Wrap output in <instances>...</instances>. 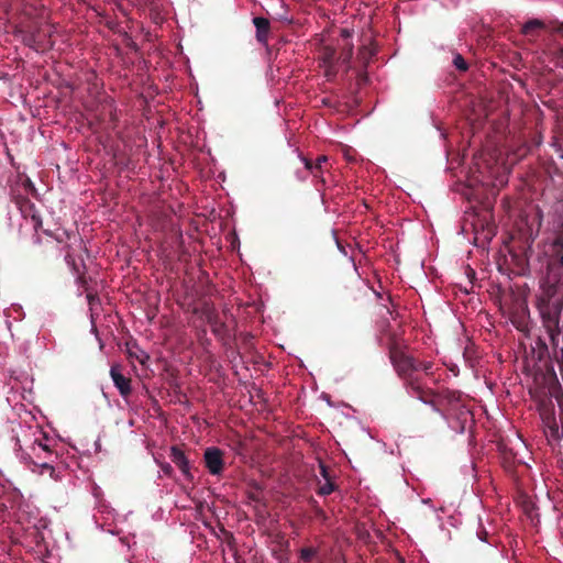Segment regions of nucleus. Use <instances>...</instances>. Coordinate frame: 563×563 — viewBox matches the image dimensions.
Instances as JSON below:
<instances>
[{"mask_svg":"<svg viewBox=\"0 0 563 563\" xmlns=\"http://www.w3.org/2000/svg\"><path fill=\"white\" fill-rule=\"evenodd\" d=\"M170 456L173 462L178 466L180 472L186 476L190 477V465L189 461L181 450L176 446L170 449Z\"/></svg>","mask_w":563,"mask_h":563,"instance_id":"obj_4","label":"nucleus"},{"mask_svg":"<svg viewBox=\"0 0 563 563\" xmlns=\"http://www.w3.org/2000/svg\"><path fill=\"white\" fill-rule=\"evenodd\" d=\"M510 321L520 332L526 333L528 331V322L525 319V311L519 313L518 311L510 312Z\"/></svg>","mask_w":563,"mask_h":563,"instance_id":"obj_5","label":"nucleus"},{"mask_svg":"<svg viewBox=\"0 0 563 563\" xmlns=\"http://www.w3.org/2000/svg\"><path fill=\"white\" fill-rule=\"evenodd\" d=\"M87 298H88V300H89V303H90V305H92L93 299H95V298H93V296H92V295H90V294H88V295H87Z\"/></svg>","mask_w":563,"mask_h":563,"instance_id":"obj_20","label":"nucleus"},{"mask_svg":"<svg viewBox=\"0 0 563 563\" xmlns=\"http://www.w3.org/2000/svg\"><path fill=\"white\" fill-rule=\"evenodd\" d=\"M301 161L305 164V167L307 169H309V170L314 173V170L321 169L322 164H324L328 161V157L324 156V155L319 156L314 164H312L309 159H307L305 157H302Z\"/></svg>","mask_w":563,"mask_h":563,"instance_id":"obj_7","label":"nucleus"},{"mask_svg":"<svg viewBox=\"0 0 563 563\" xmlns=\"http://www.w3.org/2000/svg\"><path fill=\"white\" fill-rule=\"evenodd\" d=\"M67 238H68L69 241H71V244H76L77 243V244L81 245V240H80V238L77 234H71V235L67 234Z\"/></svg>","mask_w":563,"mask_h":563,"instance_id":"obj_16","label":"nucleus"},{"mask_svg":"<svg viewBox=\"0 0 563 563\" xmlns=\"http://www.w3.org/2000/svg\"><path fill=\"white\" fill-rule=\"evenodd\" d=\"M110 376L120 395L126 398L132 391L131 379L122 374V368L119 364L111 366Z\"/></svg>","mask_w":563,"mask_h":563,"instance_id":"obj_3","label":"nucleus"},{"mask_svg":"<svg viewBox=\"0 0 563 563\" xmlns=\"http://www.w3.org/2000/svg\"><path fill=\"white\" fill-rule=\"evenodd\" d=\"M561 264L563 265V253H562V256H561Z\"/></svg>","mask_w":563,"mask_h":563,"instance_id":"obj_24","label":"nucleus"},{"mask_svg":"<svg viewBox=\"0 0 563 563\" xmlns=\"http://www.w3.org/2000/svg\"><path fill=\"white\" fill-rule=\"evenodd\" d=\"M332 55H333V52L329 53L324 59H323V63H329L330 58H332Z\"/></svg>","mask_w":563,"mask_h":563,"instance_id":"obj_19","label":"nucleus"},{"mask_svg":"<svg viewBox=\"0 0 563 563\" xmlns=\"http://www.w3.org/2000/svg\"><path fill=\"white\" fill-rule=\"evenodd\" d=\"M32 452H33L36 456H38V457H41V455L43 454V455H44V456H43L44 459H46L48 455H51V451L48 450V448H47L45 444L41 443V442H38V443H34V444L32 445Z\"/></svg>","mask_w":563,"mask_h":563,"instance_id":"obj_8","label":"nucleus"},{"mask_svg":"<svg viewBox=\"0 0 563 563\" xmlns=\"http://www.w3.org/2000/svg\"><path fill=\"white\" fill-rule=\"evenodd\" d=\"M32 221L34 222L35 228L41 224L40 217H37L36 214H32Z\"/></svg>","mask_w":563,"mask_h":563,"instance_id":"obj_18","label":"nucleus"},{"mask_svg":"<svg viewBox=\"0 0 563 563\" xmlns=\"http://www.w3.org/2000/svg\"><path fill=\"white\" fill-rule=\"evenodd\" d=\"M206 467L212 475H220L223 471V453L218 448H208L203 454Z\"/></svg>","mask_w":563,"mask_h":563,"instance_id":"obj_2","label":"nucleus"},{"mask_svg":"<svg viewBox=\"0 0 563 563\" xmlns=\"http://www.w3.org/2000/svg\"><path fill=\"white\" fill-rule=\"evenodd\" d=\"M554 34L559 33L563 35V22H559L558 20L552 19Z\"/></svg>","mask_w":563,"mask_h":563,"instance_id":"obj_12","label":"nucleus"},{"mask_svg":"<svg viewBox=\"0 0 563 563\" xmlns=\"http://www.w3.org/2000/svg\"><path fill=\"white\" fill-rule=\"evenodd\" d=\"M432 368V363L431 362H423L421 363L418 367H416V369H422L424 372H429L430 369Z\"/></svg>","mask_w":563,"mask_h":563,"instance_id":"obj_15","label":"nucleus"},{"mask_svg":"<svg viewBox=\"0 0 563 563\" xmlns=\"http://www.w3.org/2000/svg\"><path fill=\"white\" fill-rule=\"evenodd\" d=\"M342 34H343L344 36H346V37H347V36H350V33H349V31H346V30H344V31L342 32Z\"/></svg>","mask_w":563,"mask_h":563,"instance_id":"obj_23","label":"nucleus"},{"mask_svg":"<svg viewBox=\"0 0 563 563\" xmlns=\"http://www.w3.org/2000/svg\"><path fill=\"white\" fill-rule=\"evenodd\" d=\"M65 261L77 274L79 273L78 268L76 267L75 261L69 253L65 255Z\"/></svg>","mask_w":563,"mask_h":563,"instance_id":"obj_13","label":"nucleus"},{"mask_svg":"<svg viewBox=\"0 0 563 563\" xmlns=\"http://www.w3.org/2000/svg\"><path fill=\"white\" fill-rule=\"evenodd\" d=\"M314 553L316 551L312 548H305L300 551V558L305 561H309Z\"/></svg>","mask_w":563,"mask_h":563,"instance_id":"obj_11","label":"nucleus"},{"mask_svg":"<svg viewBox=\"0 0 563 563\" xmlns=\"http://www.w3.org/2000/svg\"><path fill=\"white\" fill-rule=\"evenodd\" d=\"M522 31L526 33L528 31V23L522 25Z\"/></svg>","mask_w":563,"mask_h":563,"instance_id":"obj_22","label":"nucleus"},{"mask_svg":"<svg viewBox=\"0 0 563 563\" xmlns=\"http://www.w3.org/2000/svg\"><path fill=\"white\" fill-rule=\"evenodd\" d=\"M333 485L330 484V483H327L325 485H323L321 488H320V493L322 495H329L330 493L333 492Z\"/></svg>","mask_w":563,"mask_h":563,"instance_id":"obj_14","label":"nucleus"},{"mask_svg":"<svg viewBox=\"0 0 563 563\" xmlns=\"http://www.w3.org/2000/svg\"><path fill=\"white\" fill-rule=\"evenodd\" d=\"M552 19H530V44L540 42V46L549 47L553 42Z\"/></svg>","mask_w":563,"mask_h":563,"instance_id":"obj_1","label":"nucleus"},{"mask_svg":"<svg viewBox=\"0 0 563 563\" xmlns=\"http://www.w3.org/2000/svg\"><path fill=\"white\" fill-rule=\"evenodd\" d=\"M135 357L140 361V363L144 364L147 360H148V356L147 354H145L144 352H141L140 355H135Z\"/></svg>","mask_w":563,"mask_h":563,"instance_id":"obj_17","label":"nucleus"},{"mask_svg":"<svg viewBox=\"0 0 563 563\" xmlns=\"http://www.w3.org/2000/svg\"><path fill=\"white\" fill-rule=\"evenodd\" d=\"M34 466H38L41 467V473H43L44 471H47L49 473V476L52 478H55V470L54 467L48 464L47 462H33Z\"/></svg>","mask_w":563,"mask_h":563,"instance_id":"obj_9","label":"nucleus"},{"mask_svg":"<svg viewBox=\"0 0 563 563\" xmlns=\"http://www.w3.org/2000/svg\"><path fill=\"white\" fill-rule=\"evenodd\" d=\"M453 64L459 70L465 71L467 69V63L460 54L454 56Z\"/></svg>","mask_w":563,"mask_h":563,"instance_id":"obj_10","label":"nucleus"},{"mask_svg":"<svg viewBox=\"0 0 563 563\" xmlns=\"http://www.w3.org/2000/svg\"><path fill=\"white\" fill-rule=\"evenodd\" d=\"M253 23L256 27V31H257V38L260 41H265L266 40V35L268 33V30H269V22L268 20H266L265 18H254L253 20Z\"/></svg>","mask_w":563,"mask_h":563,"instance_id":"obj_6","label":"nucleus"},{"mask_svg":"<svg viewBox=\"0 0 563 563\" xmlns=\"http://www.w3.org/2000/svg\"><path fill=\"white\" fill-rule=\"evenodd\" d=\"M320 468H321V474L325 477L327 470H325L324 465L321 464Z\"/></svg>","mask_w":563,"mask_h":563,"instance_id":"obj_21","label":"nucleus"}]
</instances>
